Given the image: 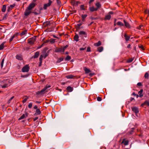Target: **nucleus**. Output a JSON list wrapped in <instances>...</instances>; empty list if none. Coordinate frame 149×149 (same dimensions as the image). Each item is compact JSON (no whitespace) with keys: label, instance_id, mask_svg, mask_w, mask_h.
Returning <instances> with one entry per match:
<instances>
[{"label":"nucleus","instance_id":"c756f323","mask_svg":"<svg viewBox=\"0 0 149 149\" xmlns=\"http://www.w3.org/2000/svg\"><path fill=\"white\" fill-rule=\"evenodd\" d=\"M74 76L72 75H67L66 76V77L68 79H72Z\"/></svg>","mask_w":149,"mask_h":149},{"label":"nucleus","instance_id":"13d9d810","mask_svg":"<svg viewBox=\"0 0 149 149\" xmlns=\"http://www.w3.org/2000/svg\"><path fill=\"white\" fill-rule=\"evenodd\" d=\"M44 43L42 44L41 45H40V46L39 47H38V48H37V49H40V48H41V47H42L43 45H44Z\"/></svg>","mask_w":149,"mask_h":149},{"label":"nucleus","instance_id":"c03bdc74","mask_svg":"<svg viewBox=\"0 0 149 149\" xmlns=\"http://www.w3.org/2000/svg\"><path fill=\"white\" fill-rule=\"evenodd\" d=\"M7 17V14H5L4 16L3 17V18L2 19V20H5L6 19V18Z\"/></svg>","mask_w":149,"mask_h":149},{"label":"nucleus","instance_id":"4468645a","mask_svg":"<svg viewBox=\"0 0 149 149\" xmlns=\"http://www.w3.org/2000/svg\"><path fill=\"white\" fill-rule=\"evenodd\" d=\"M123 21L126 27L128 28H131L128 22H126L125 20H124Z\"/></svg>","mask_w":149,"mask_h":149},{"label":"nucleus","instance_id":"0eeeda50","mask_svg":"<svg viewBox=\"0 0 149 149\" xmlns=\"http://www.w3.org/2000/svg\"><path fill=\"white\" fill-rule=\"evenodd\" d=\"M52 3V1L50 0H49V2L46 4H45L44 5L43 7V8L44 9H46L47 8L50 6Z\"/></svg>","mask_w":149,"mask_h":149},{"label":"nucleus","instance_id":"bb28decb","mask_svg":"<svg viewBox=\"0 0 149 149\" xmlns=\"http://www.w3.org/2000/svg\"><path fill=\"white\" fill-rule=\"evenodd\" d=\"M124 37L125 38L126 40L127 41L129 40L130 39V37L127 35L126 34H125L124 35Z\"/></svg>","mask_w":149,"mask_h":149},{"label":"nucleus","instance_id":"f257e3e1","mask_svg":"<svg viewBox=\"0 0 149 149\" xmlns=\"http://www.w3.org/2000/svg\"><path fill=\"white\" fill-rule=\"evenodd\" d=\"M68 47V45H66L65 46L56 48L55 50V52H61L63 54L65 49Z\"/></svg>","mask_w":149,"mask_h":149},{"label":"nucleus","instance_id":"1a4fd4ad","mask_svg":"<svg viewBox=\"0 0 149 149\" xmlns=\"http://www.w3.org/2000/svg\"><path fill=\"white\" fill-rule=\"evenodd\" d=\"M36 5L35 3H32L29 4L27 8L31 10Z\"/></svg>","mask_w":149,"mask_h":149},{"label":"nucleus","instance_id":"c9c22d12","mask_svg":"<svg viewBox=\"0 0 149 149\" xmlns=\"http://www.w3.org/2000/svg\"><path fill=\"white\" fill-rule=\"evenodd\" d=\"M42 56H40L39 58V61H40V63H39V66H40L41 65V64L42 62Z\"/></svg>","mask_w":149,"mask_h":149},{"label":"nucleus","instance_id":"37998d69","mask_svg":"<svg viewBox=\"0 0 149 149\" xmlns=\"http://www.w3.org/2000/svg\"><path fill=\"white\" fill-rule=\"evenodd\" d=\"M143 28V25H140L138 28V29H142Z\"/></svg>","mask_w":149,"mask_h":149},{"label":"nucleus","instance_id":"a19ab883","mask_svg":"<svg viewBox=\"0 0 149 149\" xmlns=\"http://www.w3.org/2000/svg\"><path fill=\"white\" fill-rule=\"evenodd\" d=\"M25 115L24 114H23L22 116L19 118V120H20L24 119L25 117Z\"/></svg>","mask_w":149,"mask_h":149},{"label":"nucleus","instance_id":"3c124183","mask_svg":"<svg viewBox=\"0 0 149 149\" xmlns=\"http://www.w3.org/2000/svg\"><path fill=\"white\" fill-rule=\"evenodd\" d=\"M145 13H148V14L149 15V10H145Z\"/></svg>","mask_w":149,"mask_h":149},{"label":"nucleus","instance_id":"6e6552de","mask_svg":"<svg viewBox=\"0 0 149 149\" xmlns=\"http://www.w3.org/2000/svg\"><path fill=\"white\" fill-rule=\"evenodd\" d=\"M31 13V10H30L28 8H27L25 12H24V15L25 16H28V15L30 14Z\"/></svg>","mask_w":149,"mask_h":149},{"label":"nucleus","instance_id":"58836bf2","mask_svg":"<svg viewBox=\"0 0 149 149\" xmlns=\"http://www.w3.org/2000/svg\"><path fill=\"white\" fill-rule=\"evenodd\" d=\"M55 40L54 39H51L49 40V41L51 43H53L55 42Z\"/></svg>","mask_w":149,"mask_h":149},{"label":"nucleus","instance_id":"ddd939ff","mask_svg":"<svg viewBox=\"0 0 149 149\" xmlns=\"http://www.w3.org/2000/svg\"><path fill=\"white\" fill-rule=\"evenodd\" d=\"M15 4H14L10 5V6H8V8L7 11L8 12L10 11L13 8L15 7Z\"/></svg>","mask_w":149,"mask_h":149},{"label":"nucleus","instance_id":"9d476101","mask_svg":"<svg viewBox=\"0 0 149 149\" xmlns=\"http://www.w3.org/2000/svg\"><path fill=\"white\" fill-rule=\"evenodd\" d=\"M132 111L134 112L136 114H137L139 112V109L137 107H132Z\"/></svg>","mask_w":149,"mask_h":149},{"label":"nucleus","instance_id":"423d86ee","mask_svg":"<svg viewBox=\"0 0 149 149\" xmlns=\"http://www.w3.org/2000/svg\"><path fill=\"white\" fill-rule=\"evenodd\" d=\"M36 41V38L34 37L32 38H30L28 39V42L31 44L32 45Z\"/></svg>","mask_w":149,"mask_h":149},{"label":"nucleus","instance_id":"49530a36","mask_svg":"<svg viewBox=\"0 0 149 149\" xmlns=\"http://www.w3.org/2000/svg\"><path fill=\"white\" fill-rule=\"evenodd\" d=\"M97 100L98 101H100L102 100V99L100 97H98L97 98Z\"/></svg>","mask_w":149,"mask_h":149},{"label":"nucleus","instance_id":"2eb2a0df","mask_svg":"<svg viewBox=\"0 0 149 149\" xmlns=\"http://www.w3.org/2000/svg\"><path fill=\"white\" fill-rule=\"evenodd\" d=\"M89 9L90 10L91 12L96 11L97 10V8H95L93 6H92L89 7Z\"/></svg>","mask_w":149,"mask_h":149},{"label":"nucleus","instance_id":"ea45409f","mask_svg":"<svg viewBox=\"0 0 149 149\" xmlns=\"http://www.w3.org/2000/svg\"><path fill=\"white\" fill-rule=\"evenodd\" d=\"M149 76V74L148 73L146 72L144 75L145 78L146 79H148Z\"/></svg>","mask_w":149,"mask_h":149},{"label":"nucleus","instance_id":"680f3d73","mask_svg":"<svg viewBox=\"0 0 149 149\" xmlns=\"http://www.w3.org/2000/svg\"><path fill=\"white\" fill-rule=\"evenodd\" d=\"M94 0H90L89 1V3L91 4L92 2Z\"/></svg>","mask_w":149,"mask_h":149},{"label":"nucleus","instance_id":"e433bc0d","mask_svg":"<svg viewBox=\"0 0 149 149\" xmlns=\"http://www.w3.org/2000/svg\"><path fill=\"white\" fill-rule=\"evenodd\" d=\"M103 47H100L98 48V51L99 52H101L102 51Z\"/></svg>","mask_w":149,"mask_h":149},{"label":"nucleus","instance_id":"393cba45","mask_svg":"<svg viewBox=\"0 0 149 149\" xmlns=\"http://www.w3.org/2000/svg\"><path fill=\"white\" fill-rule=\"evenodd\" d=\"M141 105L142 106H143L145 105H147L149 106V102L148 101H146Z\"/></svg>","mask_w":149,"mask_h":149},{"label":"nucleus","instance_id":"f704fd0d","mask_svg":"<svg viewBox=\"0 0 149 149\" xmlns=\"http://www.w3.org/2000/svg\"><path fill=\"white\" fill-rule=\"evenodd\" d=\"M63 58H59L58 60L56 61L57 63H59L61 62V61H63Z\"/></svg>","mask_w":149,"mask_h":149},{"label":"nucleus","instance_id":"39448f33","mask_svg":"<svg viewBox=\"0 0 149 149\" xmlns=\"http://www.w3.org/2000/svg\"><path fill=\"white\" fill-rule=\"evenodd\" d=\"M47 88V86L45 87L44 88L42 89L40 91H37L36 92V94L38 95L43 94Z\"/></svg>","mask_w":149,"mask_h":149},{"label":"nucleus","instance_id":"dca6fc26","mask_svg":"<svg viewBox=\"0 0 149 149\" xmlns=\"http://www.w3.org/2000/svg\"><path fill=\"white\" fill-rule=\"evenodd\" d=\"M79 36H78V35L76 34L74 37V40L76 42L79 41Z\"/></svg>","mask_w":149,"mask_h":149},{"label":"nucleus","instance_id":"de8ad7c7","mask_svg":"<svg viewBox=\"0 0 149 149\" xmlns=\"http://www.w3.org/2000/svg\"><path fill=\"white\" fill-rule=\"evenodd\" d=\"M80 8L82 10H85V9L84 8V6L83 5H81L80 6Z\"/></svg>","mask_w":149,"mask_h":149},{"label":"nucleus","instance_id":"7c9ffc66","mask_svg":"<svg viewBox=\"0 0 149 149\" xmlns=\"http://www.w3.org/2000/svg\"><path fill=\"white\" fill-rule=\"evenodd\" d=\"M143 92V90L141 89L140 91H139L138 94L139 95V97H142L143 95L142 94V93Z\"/></svg>","mask_w":149,"mask_h":149},{"label":"nucleus","instance_id":"4c0bfd02","mask_svg":"<svg viewBox=\"0 0 149 149\" xmlns=\"http://www.w3.org/2000/svg\"><path fill=\"white\" fill-rule=\"evenodd\" d=\"M71 59V57L69 56H68L66 57L65 60V61H69Z\"/></svg>","mask_w":149,"mask_h":149},{"label":"nucleus","instance_id":"c85d7f7f","mask_svg":"<svg viewBox=\"0 0 149 149\" xmlns=\"http://www.w3.org/2000/svg\"><path fill=\"white\" fill-rule=\"evenodd\" d=\"M87 15L86 14L85 15H81L82 18V21L83 22H84L85 21L84 19L87 17Z\"/></svg>","mask_w":149,"mask_h":149},{"label":"nucleus","instance_id":"79ce46f5","mask_svg":"<svg viewBox=\"0 0 149 149\" xmlns=\"http://www.w3.org/2000/svg\"><path fill=\"white\" fill-rule=\"evenodd\" d=\"M4 62V59H3L1 61V68H2L3 66Z\"/></svg>","mask_w":149,"mask_h":149},{"label":"nucleus","instance_id":"338daca9","mask_svg":"<svg viewBox=\"0 0 149 149\" xmlns=\"http://www.w3.org/2000/svg\"><path fill=\"white\" fill-rule=\"evenodd\" d=\"M14 97V96H12L9 100L10 101H11V100H12Z\"/></svg>","mask_w":149,"mask_h":149},{"label":"nucleus","instance_id":"a878e982","mask_svg":"<svg viewBox=\"0 0 149 149\" xmlns=\"http://www.w3.org/2000/svg\"><path fill=\"white\" fill-rule=\"evenodd\" d=\"M41 113V112L39 109H38L36 110L35 114L36 115H38Z\"/></svg>","mask_w":149,"mask_h":149},{"label":"nucleus","instance_id":"f03ea898","mask_svg":"<svg viewBox=\"0 0 149 149\" xmlns=\"http://www.w3.org/2000/svg\"><path fill=\"white\" fill-rule=\"evenodd\" d=\"M79 36L82 38L84 37L86 38L87 37V34L86 32L83 31H80L79 32Z\"/></svg>","mask_w":149,"mask_h":149},{"label":"nucleus","instance_id":"9b49d317","mask_svg":"<svg viewBox=\"0 0 149 149\" xmlns=\"http://www.w3.org/2000/svg\"><path fill=\"white\" fill-rule=\"evenodd\" d=\"M122 144H124L125 146H127L128 145L129 141L128 140H126L125 139H124L121 143Z\"/></svg>","mask_w":149,"mask_h":149},{"label":"nucleus","instance_id":"09e8293b","mask_svg":"<svg viewBox=\"0 0 149 149\" xmlns=\"http://www.w3.org/2000/svg\"><path fill=\"white\" fill-rule=\"evenodd\" d=\"M56 1H57V3L60 5L61 4V1H60V0H56Z\"/></svg>","mask_w":149,"mask_h":149},{"label":"nucleus","instance_id":"864d4df0","mask_svg":"<svg viewBox=\"0 0 149 149\" xmlns=\"http://www.w3.org/2000/svg\"><path fill=\"white\" fill-rule=\"evenodd\" d=\"M133 59L132 58L131 59H130L127 61V62L128 63H130V62H132L133 61Z\"/></svg>","mask_w":149,"mask_h":149},{"label":"nucleus","instance_id":"e2e57ef3","mask_svg":"<svg viewBox=\"0 0 149 149\" xmlns=\"http://www.w3.org/2000/svg\"><path fill=\"white\" fill-rule=\"evenodd\" d=\"M37 108H38V107L37 105H35L34 107V109H37Z\"/></svg>","mask_w":149,"mask_h":149},{"label":"nucleus","instance_id":"bf43d9fd","mask_svg":"<svg viewBox=\"0 0 149 149\" xmlns=\"http://www.w3.org/2000/svg\"><path fill=\"white\" fill-rule=\"evenodd\" d=\"M130 46H131V45L130 44H129L128 45L127 47V48H130Z\"/></svg>","mask_w":149,"mask_h":149},{"label":"nucleus","instance_id":"5701e85b","mask_svg":"<svg viewBox=\"0 0 149 149\" xmlns=\"http://www.w3.org/2000/svg\"><path fill=\"white\" fill-rule=\"evenodd\" d=\"M27 31L26 30H25L22 31V33L20 34L21 36H22L25 35L27 33Z\"/></svg>","mask_w":149,"mask_h":149},{"label":"nucleus","instance_id":"052dcab7","mask_svg":"<svg viewBox=\"0 0 149 149\" xmlns=\"http://www.w3.org/2000/svg\"><path fill=\"white\" fill-rule=\"evenodd\" d=\"M38 117H35L33 119L34 121H35L36 120L38 119Z\"/></svg>","mask_w":149,"mask_h":149},{"label":"nucleus","instance_id":"aec40b11","mask_svg":"<svg viewBox=\"0 0 149 149\" xmlns=\"http://www.w3.org/2000/svg\"><path fill=\"white\" fill-rule=\"evenodd\" d=\"M10 84H8L6 83L3 85H2L1 86V87L2 88H5L8 87L9 86H10Z\"/></svg>","mask_w":149,"mask_h":149},{"label":"nucleus","instance_id":"4be33fe9","mask_svg":"<svg viewBox=\"0 0 149 149\" xmlns=\"http://www.w3.org/2000/svg\"><path fill=\"white\" fill-rule=\"evenodd\" d=\"M95 6H96L97 8H97V9L100 8L101 6V4L99 2H97L95 4Z\"/></svg>","mask_w":149,"mask_h":149},{"label":"nucleus","instance_id":"5fc2aeb1","mask_svg":"<svg viewBox=\"0 0 149 149\" xmlns=\"http://www.w3.org/2000/svg\"><path fill=\"white\" fill-rule=\"evenodd\" d=\"M27 98H25L23 100L22 102L23 103H24L26 102L27 100Z\"/></svg>","mask_w":149,"mask_h":149},{"label":"nucleus","instance_id":"b1692460","mask_svg":"<svg viewBox=\"0 0 149 149\" xmlns=\"http://www.w3.org/2000/svg\"><path fill=\"white\" fill-rule=\"evenodd\" d=\"M67 90L70 92H71L73 90V88L71 86H68L67 88Z\"/></svg>","mask_w":149,"mask_h":149},{"label":"nucleus","instance_id":"6e6d98bb","mask_svg":"<svg viewBox=\"0 0 149 149\" xmlns=\"http://www.w3.org/2000/svg\"><path fill=\"white\" fill-rule=\"evenodd\" d=\"M86 49V48H79V50L80 51H83L85 50Z\"/></svg>","mask_w":149,"mask_h":149},{"label":"nucleus","instance_id":"cd10ccee","mask_svg":"<svg viewBox=\"0 0 149 149\" xmlns=\"http://www.w3.org/2000/svg\"><path fill=\"white\" fill-rule=\"evenodd\" d=\"M101 45V42L100 41H98L97 42L94 44V45L95 46H98Z\"/></svg>","mask_w":149,"mask_h":149},{"label":"nucleus","instance_id":"a18cd8bd","mask_svg":"<svg viewBox=\"0 0 149 149\" xmlns=\"http://www.w3.org/2000/svg\"><path fill=\"white\" fill-rule=\"evenodd\" d=\"M32 103H29L28 105V107L30 109L32 107Z\"/></svg>","mask_w":149,"mask_h":149},{"label":"nucleus","instance_id":"20e7f679","mask_svg":"<svg viewBox=\"0 0 149 149\" xmlns=\"http://www.w3.org/2000/svg\"><path fill=\"white\" fill-rule=\"evenodd\" d=\"M113 14V12H112L111 11L108 14L106 15L104 19L106 20H109L111 17V14Z\"/></svg>","mask_w":149,"mask_h":149},{"label":"nucleus","instance_id":"2f4dec72","mask_svg":"<svg viewBox=\"0 0 149 149\" xmlns=\"http://www.w3.org/2000/svg\"><path fill=\"white\" fill-rule=\"evenodd\" d=\"M47 55V54L46 53L40 55V56H42V60L43 58H45Z\"/></svg>","mask_w":149,"mask_h":149},{"label":"nucleus","instance_id":"72a5a7b5","mask_svg":"<svg viewBox=\"0 0 149 149\" xmlns=\"http://www.w3.org/2000/svg\"><path fill=\"white\" fill-rule=\"evenodd\" d=\"M6 5H3V7L2 8V11L3 12H4L6 11Z\"/></svg>","mask_w":149,"mask_h":149},{"label":"nucleus","instance_id":"603ef678","mask_svg":"<svg viewBox=\"0 0 149 149\" xmlns=\"http://www.w3.org/2000/svg\"><path fill=\"white\" fill-rule=\"evenodd\" d=\"M79 1H74V4H76L77 5L79 3Z\"/></svg>","mask_w":149,"mask_h":149},{"label":"nucleus","instance_id":"7ed1b4c3","mask_svg":"<svg viewBox=\"0 0 149 149\" xmlns=\"http://www.w3.org/2000/svg\"><path fill=\"white\" fill-rule=\"evenodd\" d=\"M29 67L28 65H26L22 69V71L23 72H28L29 70Z\"/></svg>","mask_w":149,"mask_h":149},{"label":"nucleus","instance_id":"69168bd1","mask_svg":"<svg viewBox=\"0 0 149 149\" xmlns=\"http://www.w3.org/2000/svg\"><path fill=\"white\" fill-rule=\"evenodd\" d=\"M139 47H140V48L142 49L143 50L144 49L143 47L142 46H140Z\"/></svg>","mask_w":149,"mask_h":149},{"label":"nucleus","instance_id":"6ab92c4d","mask_svg":"<svg viewBox=\"0 0 149 149\" xmlns=\"http://www.w3.org/2000/svg\"><path fill=\"white\" fill-rule=\"evenodd\" d=\"M84 70L85 71L86 73H88L90 72V70L86 67H84Z\"/></svg>","mask_w":149,"mask_h":149},{"label":"nucleus","instance_id":"0e129e2a","mask_svg":"<svg viewBox=\"0 0 149 149\" xmlns=\"http://www.w3.org/2000/svg\"><path fill=\"white\" fill-rule=\"evenodd\" d=\"M46 24L47 25H49L50 24V22H47Z\"/></svg>","mask_w":149,"mask_h":149},{"label":"nucleus","instance_id":"8fccbe9b","mask_svg":"<svg viewBox=\"0 0 149 149\" xmlns=\"http://www.w3.org/2000/svg\"><path fill=\"white\" fill-rule=\"evenodd\" d=\"M91 51V48L89 47H88L87 49V52H89Z\"/></svg>","mask_w":149,"mask_h":149},{"label":"nucleus","instance_id":"f3484780","mask_svg":"<svg viewBox=\"0 0 149 149\" xmlns=\"http://www.w3.org/2000/svg\"><path fill=\"white\" fill-rule=\"evenodd\" d=\"M16 58L18 60H22V57L21 55H17L16 56Z\"/></svg>","mask_w":149,"mask_h":149},{"label":"nucleus","instance_id":"a211bd4d","mask_svg":"<svg viewBox=\"0 0 149 149\" xmlns=\"http://www.w3.org/2000/svg\"><path fill=\"white\" fill-rule=\"evenodd\" d=\"M39 55V52H36L35 53V54L34 56H33L34 58H37L38 57Z\"/></svg>","mask_w":149,"mask_h":149},{"label":"nucleus","instance_id":"412c9836","mask_svg":"<svg viewBox=\"0 0 149 149\" xmlns=\"http://www.w3.org/2000/svg\"><path fill=\"white\" fill-rule=\"evenodd\" d=\"M5 42H3L0 45V50L3 49L4 47V45Z\"/></svg>","mask_w":149,"mask_h":149},{"label":"nucleus","instance_id":"f8f14e48","mask_svg":"<svg viewBox=\"0 0 149 149\" xmlns=\"http://www.w3.org/2000/svg\"><path fill=\"white\" fill-rule=\"evenodd\" d=\"M19 34V33H17L15 34L10 39L9 42H11L13 40L14 38L15 37H17Z\"/></svg>","mask_w":149,"mask_h":149},{"label":"nucleus","instance_id":"774afa93","mask_svg":"<svg viewBox=\"0 0 149 149\" xmlns=\"http://www.w3.org/2000/svg\"><path fill=\"white\" fill-rule=\"evenodd\" d=\"M79 26H81L82 25V24L81 23H79L78 24Z\"/></svg>","mask_w":149,"mask_h":149},{"label":"nucleus","instance_id":"4d7b16f0","mask_svg":"<svg viewBox=\"0 0 149 149\" xmlns=\"http://www.w3.org/2000/svg\"><path fill=\"white\" fill-rule=\"evenodd\" d=\"M137 85L139 86H141L142 85V84L141 82L138 83Z\"/></svg>","mask_w":149,"mask_h":149},{"label":"nucleus","instance_id":"473e14b6","mask_svg":"<svg viewBox=\"0 0 149 149\" xmlns=\"http://www.w3.org/2000/svg\"><path fill=\"white\" fill-rule=\"evenodd\" d=\"M117 24L122 26H124V24L120 22H118L117 23Z\"/></svg>","mask_w":149,"mask_h":149}]
</instances>
